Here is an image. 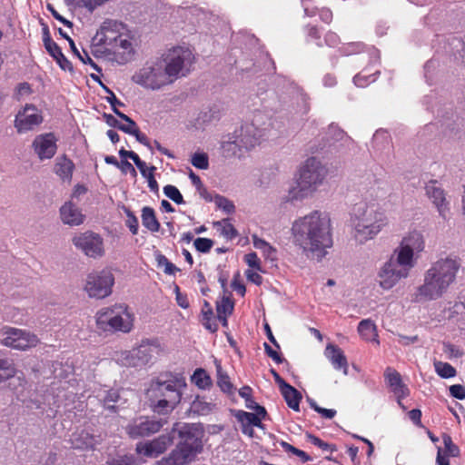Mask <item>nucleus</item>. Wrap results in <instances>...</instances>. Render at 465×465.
I'll use <instances>...</instances> for the list:
<instances>
[{
  "mask_svg": "<svg viewBox=\"0 0 465 465\" xmlns=\"http://www.w3.org/2000/svg\"><path fill=\"white\" fill-rule=\"evenodd\" d=\"M424 250L425 239L421 232L413 230L406 233L379 268L376 278L379 286L389 291L401 280L408 278Z\"/></svg>",
  "mask_w": 465,
  "mask_h": 465,
  "instance_id": "nucleus-1",
  "label": "nucleus"
},
{
  "mask_svg": "<svg viewBox=\"0 0 465 465\" xmlns=\"http://www.w3.org/2000/svg\"><path fill=\"white\" fill-rule=\"evenodd\" d=\"M293 242L306 253L322 258L332 245L331 221L328 213L313 211L294 220L292 225Z\"/></svg>",
  "mask_w": 465,
  "mask_h": 465,
  "instance_id": "nucleus-2",
  "label": "nucleus"
},
{
  "mask_svg": "<svg viewBox=\"0 0 465 465\" xmlns=\"http://www.w3.org/2000/svg\"><path fill=\"white\" fill-rule=\"evenodd\" d=\"M461 268L460 257L449 254L433 262L423 274V282L415 291L413 300L417 302L435 301L441 298L455 283Z\"/></svg>",
  "mask_w": 465,
  "mask_h": 465,
  "instance_id": "nucleus-3",
  "label": "nucleus"
},
{
  "mask_svg": "<svg viewBox=\"0 0 465 465\" xmlns=\"http://www.w3.org/2000/svg\"><path fill=\"white\" fill-rule=\"evenodd\" d=\"M186 387V381L182 375L164 373L150 381L145 396L154 412L168 414L181 402Z\"/></svg>",
  "mask_w": 465,
  "mask_h": 465,
  "instance_id": "nucleus-4",
  "label": "nucleus"
},
{
  "mask_svg": "<svg viewBox=\"0 0 465 465\" xmlns=\"http://www.w3.org/2000/svg\"><path fill=\"white\" fill-rule=\"evenodd\" d=\"M388 224L389 218L385 211L373 203L361 202L351 213V234L360 244L373 240Z\"/></svg>",
  "mask_w": 465,
  "mask_h": 465,
  "instance_id": "nucleus-5",
  "label": "nucleus"
},
{
  "mask_svg": "<svg viewBox=\"0 0 465 465\" xmlns=\"http://www.w3.org/2000/svg\"><path fill=\"white\" fill-rule=\"evenodd\" d=\"M326 168L315 157L308 158L301 167L299 175L288 191L287 201L301 202L311 198L322 185Z\"/></svg>",
  "mask_w": 465,
  "mask_h": 465,
  "instance_id": "nucleus-6",
  "label": "nucleus"
},
{
  "mask_svg": "<svg viewBox=\"0 0 465 465\" xmlns=\"http://www.w3.org/2000/svg\"><path fill=\"white\" fill-rule=\"evenodd\" d=\"M134 313L124 303L99 310L95 315L97 327L104 331L129 332L134 327Z\"/></svg>",
  "mask_w": 465,
  "mask_h": 465,
  "instance_id": "nucleus-7",
  "label": "nucleus"
},
{
  "mask_svg": "<svg viewBox=\"0 0 465 465\" xmlns=\"http://www.w3.org/2000/svg\"><path fill=\"white\" fill-rule=\"evenodd\" d=\"M271 125L270 118L262 113H255L251 122H245L234 132L241 146L247 152L261 143Z\"/></svg>",
  "mask_w": 465,
  "mask_h": 465,
  "instance_id": "nucleus-8",
  "label": "nucleus"
},
{
  "mask_svg": "<svg viewBox=\"0 0 465 465\" xmlns=\"http://www.w3.org/2000/svg\"><path fill=\"white\" fill-rule=\"evenodd\" d=\"M132 81L150 90H159L173 83L161 59L145 63L134 73Z\"/></svg>",
  "mask_w": 465,
  "mask_h": 465,
  "instance_id": "nucleus-9",
  "label": "nucleus"
},
{
  "mask_svg": "<svg viewBox=\"0 0 465 465\" xmlns=\"http://www.w3.org/2000/svg\"><path fill=\"white\" fill-rule=\"evenodd\" d=\"M161 60L173 82L179 76H184L191 71L194 55L190 48L176 46L170 49Z\"/></svg>",
  "mask_w": 465,
  "mask_h": 465,
  "instance_id": "nucleus-10",
  "label": "nucleus"
},
{
  "mask_svg": "<svg viewBox=\"0 0 465 465\" xmlns=\"http://www.w3.org/2000/svg\"><path fill=\"white\" fill-rule=\"evenodd\" d=\"M114 276L108 269L94 271L87 274L84 290L90 298L104 299L112 293Z\"/></svg>",
  "mask_w": 465,
  "mask_h": 465,
  "instance_id": "nucleus-11",
  "label": "nucleus"
},
{
  "mask_svg": "<svg viewBox=\"0 0 465 465\" xmlns=\"http://www.w3.org/2000/svg\"><path fill=\"white\" fill-rule=\"evenodd\" d=\"M73 245L85 256L100 259L105 254L104 240L94 231L76 232L72 237Z\"/></svg>",
  "mask_w": 465,
  "mask_h": 465,
  "instance_id": "nucleus-12",
  "label": "nucleus"
},
{
  "mask_svg": "<svg viewBox=\"0 0 465 465\" xmlns=\"http://www.w3.org/2000/svg\"><path fill=\"white\" fill-rule=\"evenodd\" d=\"M1 344L17 351H28L40 343V339L34 332L15 327L1 330Z\"/></svg>",
  "mask_w": 465,
  "mask_h": 465,
  "instance_id": "nucleus-13",
  "label": "nucleus"
},
{
  "mask_svg": "<svg viewBox=\"0 0 465 465\" xmlns=\"http://www.w3.org/2000/svg\"><path fill=\"white\" fill-rule=\"evenodd\" d=\"M156 352V345L142 342L131 351H123L117 358V361L126 367H143L151 361Z\"/></svg>",
  "mask_w": 465,
  "mask_h": 465,
  "instance_id": "nucleus-14",
  "label": "nucleus"
},
{
  "mask_svg": "<svg viewBox=\"0 0 465 465\" xmlns=\"http://www.w3.org/2000/svg\"><path fill=\"white\" fill-rule=\"evenodd\" d=\"M173 432H177L181 444L191 446L194 450H203V437L204 430L200 423L176 422L173 426Z\"/></svg>",
  "mask_w": 465,
  "mask_h": 465,
  "instance_id": "nucleus-15",
  "label": "nucleus"
},
{
  "mask_svg": "<svg viewBox=\"0 0 465 465\" xmlns=\"http://www.w3.org/2000/svg\"><path fill=\"white\" fill-rule=\"evenodd\" d=\"M43 122V116L39 110L32 105L26 104L21 109L15 119V127L19 134L33 130Z\"/></svg>",
  "mask_w": 465,
  "mask_h": 465,
  "instance_id": "nucleus-16",
  "label": "nucleus"
},
{
  "mask_svg": "<svg viewBox=\"0 0 465 465\" xmlns=\"http://www.w3.org/2000/svg\"><path fill=\"white\" fill-rule=\"evenodd\" d=\"M32 148L41 162L50 160L56 153L57 139L52 133L38 134L33 140Z\"/></svg>",
  "mask_w": 465,
  "mask_h": 465,
  "instance_id": "nucleus-17",
  "label": "nucleus"
},
{
  "mask_svg": "<svg viewBox=\"0 0 465 465\" xmlns=\"http://www.w3.org/2000/svg\"><path fill=\"white\" fill-rule=\"evenodd\" d=\"M164 423L162 420L141 417L130 423L126 431L132 438L146 437L158 432Z\"/></svg>",
  "mask_w": 465,
  "mask_h": 465,
  "instance_id": "nucleus-18",
  "label": "nucleus"
},
{
  "mask_svg": "<svg viewBox=\"0 0 465 465\" xmlns=\"http://www.w3.org/2000/svg\"><path fill=\"white\" fill-rule=\"evenodd\" d=\"M59 217L64 225L77 227L85 221V214L82 208L74 202L73 197L65 201L59 209Z\"/></svg>",
  "mask_w": 465,
  "mask_h": 465,
  "instance_id": "nucleus-19",
  "label": "nucleus"
},
{
  "mask_svg": "<svg viewBox=\"0 0 465 465\" xmlns=\"http://www.w3.org/2000/svg\"><path fill=\"white\" fill-rule=\"evenodd\" d=\"M171 435H161L153 440L141 441L136 445V452L149 458H155L165 451L172 444Z\"/></svg>",
  "mask_w": 465,
  "mask_h": 465,
  "instance_id": "nucleus-20",
  "label": "nucleus"
},
{
  "mask_svg": "<svg viewBox=\"0 0 465 465\" xmlns=\"http://www.w3.org/2000/svg\"><path fill=\"white\" fill-rule=\"evenodd\" d=\"M425 193L436 207L441 218L446 219L450 211L449 202L444 190L437 184L436 181H430L425 185Z\"/></svg>",
  "mask_w": 465,
  "mask_h": 465,
  "instance_id": "nucleus-21",
  "label": "nucleus"
},
{
  "mask_svg": "<svg viewBox=\"0 0 465 465\" xmlns=\"http://www.w3.org/2000/svg\"><path fill=\"white\" fill-rule=\"evenodd\" d=\"M201 451V450H194L191 446L179 443L176 449L172 451L170 457L159 461V465H184L192 462Z\"/></svg>",
  "mask_w": 465,
  "mask_h": 465,
  "instance_id": "nucleus-22",
  "label": "nucleus"
},
{
  "mask_svg": "<svg viewBox=\"0 0 465 465\" xmlns=\"http://www.w3.org/2000/svg\"><path fill=\"white\" fill-rule=\"evenodd\" d=\"M384 377L388 386L396 396L398 404L405 410L406 408L402 405L401 399L409 395V389L402 382L401 374L394 369L389 367L385 370Z\"/></svg>",
  "mask_w": 465,
  "mask_h": 465,
  "instance_id": "nucleus-23",
  "label": "nucleus"
},
{
  "mask_svg": "<svg viewBox=\"0 0 465 465\" xmlns=\"http://www.w3.org/2000/svg\"><path fill=\"white\" fill-rule=\"evenodd\" d=\"M220 146L223 155L226 158H240L246 153L245 149L238 142V137L234 131L222 137Z\"/></svg>",
  "mask_w": 465,
  "mask_h": 465,
  "instance_id": "nucleus-24",
  "label": "nucleus"
},
{
  "mask_svg": "<svg viewBox=\"0 0 465 465\" xmlns=\"http://www.w3.org/2000/svg\"><path fill=\"white\" fill-rule=\"evenodd\" d=\"M324 355L335 370L341 371L344 375L348 374V361L341 348L333 344H328Z\"/></svg>",
  "mask_w": 465,
  "mask_h": 465,
  "instance_id": "nucleus-25",
  "label": "nucleus"
},
{
  "mask_svg": "<svg viewBox=\"0 0 465 465\" xmlns=\"http://www.w3.org/2000/svg\"><path fill=\"white\" fill-rule=\"evenodd\" d=\"M72 447L76 450H89L101 442L100 437L91 435L88 431H75L71 435Z\"/></svg>",
  "mask_w": 465,
  "mask_h": 465,
  "instance_id": "nucleus-26",
  "label": "nucleus"
},
{
  "mask_svg": "<svg viewBox=\"0 0 465 465\" xmlns=\"http://www.w3.org/2000/svg\"><path fill=\"white\" fill-rule=\"evenodd\" d=\"M358 331L364 340L380 344L376 325L371 320H362L359 323Z\"/></svg>",
  "mask_w": 465,
  "mask_h": 465,
  "instance_id": "nucleus-27",
  "label": "nucleus"
},
{
  "mask_svg": "<svg viewBox=\"0 0 465 465\" xmlns=\"http://www.w3.org/2000/svg\"><path fill=\"white\" fill-rule=\"evenodd\" d=\"M73 169V162L65 156H61L56 159L54 172L61 179L70 181Z\"/></svg>",
  "mask_w": 465,
  "mask_h": 465,
  "instance_id": "nucleus-28",
  "label": "nucleus"
},
{
  "mask_svg": "<svg viewBox=\"0 0 465 465\" xmlns=\"http://www.w3.org/2000/svg\"><path fill=\"white\" fill-rule=\"evenodd\" d=\"M142 223L152 232H157L160 230V223L158 222L153 208L145 206L142 209Z\"/></svg>",
  "mask_w": 465,
  "mask_h": 465,
  "instance_id": "nucleus-29",
  "label": "nucleus"
},
{
  "mask_svg": "<svg viewBox=\"0 0 465 465\" xmlns=\"http://www.w3.org/2000/svg\"><path fill=\"white\" fill-rule=\"evenodd\" d=\"M216 372H217V384L220 389L228 394H232L235 391L232 383L230 381L228 374L223 370L221 362L217 360L214 361Z\"/></svg>",
  "mask_w": 465,
  "mask_h": 465,
  "instance_id": "nucleus-30",
  "label": "nucleus"
},
{
  "mask_svg": "<svg viewBox=\"0 0 465 465\" xmlns=\"http://www.w3.org/2000/svg\"><path fill=\"white\" fill-rule=\"evenodd\" d=\"M252 240L253 246L257 250H260L262 252V253L265 259L271 260V261L276 260L277 251L269 242H267L266 241L258 237L255 234L252 236Z\"/></svg>",
  "mask_w": 465,
  "mask_h": 465,
  "instance_id": "nucleus-31",
  "label": "nucleus"
},
{
  "mask_svg": "<svg viewBox=\"0 0 465 465\" xmlns=\"http://www.w3.org/2000/svg\"><path fill=\"white\" fill-rule=\"evenodd\" d=\"M281 392L284 400L286 401L288 406L294 411H299V405L302 396L298 392V391L294 389L292 386L287 385L281 390Z\"/></svg>",
  "mask_w": 465,
  "mask_h": 465,
  "instance_id": "nucleus-32",
  "label": "nucleus"
},
{
  "mask_svg": "<svg viewBox=\"0 0 465 465\" xmlns=\"http://www.w3.org/2000/svg\"><path fill=\"white\" fill-rule=\"evenodd\" d=\"M216 409V404L197 397L191 404V410L198 415H208Z\"/></svg>",
  "mask_w": 465,
  "mask_h": 465,
  "instance_id": "nucleus-33",
  "label": "nucleus"
},
{
  "mask_svg": "<svg viewBox=\"0 0 465 465\" xmlns=\"http://www.w3.org/2000/svg\"><path fill=\"white\" fill-rule=\"evenodd\" d=\"M192 382L199 389L205 390L212 385V380L203 369H196L191 378Z\"/></svg>",
  "mask_w": 465,
  "mask_h": 465,
  "instance_id": "nucleus-34",
  "label": "nucleus"
},
{
  "mask_svg": "<svg viewBox=\"0 0 465 465\" xmlns=\"http://www.w3.org/2000/svg\"><path fill=\"white\" fill-rule=\"evenodd\" d=\"M16 369L8 360L0 359V384L16 376Z\"/></svg>",
  "mask_w": 465,
  "mask_h": 465,
  "instance_id": "nucleus-35",
  "label": "nucleus"
},
{
  "mask_svg": "<svg viewBox=\"0 0 465 465\" xmlns=\"http://www.w3.org/2000/svg\"><path fill=\"white\" fill-rule=\"evenodd\" d=\"M114 114L123 121L121 125H119V130L132 135L134 133H137L138 126L134 121H133L126 114L120 112L118 109H114Z\"/></svg>",
  "mask_w": 465,
  "mask_h": 465,
  "instance_id": "nucleus-36",
  "label": "nucleus"
},
{
  "mask_svg": "<svg viewBox=\"0 0 465 465\" xmlns=\"http://www.w3.org/2000/svg\"><path fill=\"white\" fill-rule=\"evenodd\" d=\"M433 365L436 373L443 379L452 378L457 374L455 368L448 362L435 361Z\"/></svg>",
  "mask_w": 465,
  "mask_h": 465,
  "instance_id": "nucleus-37",
  "label": "nucleus"
},
{
  "mask_svg": "<svg viewBox=\"0 0 465 465\" xmlns=\"http://www.w3.org/2000/svg\"><path fill=\"white\" fill-rule=\"evenodd\" d=\"M217 232L227 239H232L237 235L233 225L228 220H222L213 223Z\"/></svg>",
  "mask_w": 465,
  "mask_h": 465,
  "instance_id": "nucleus-38",
  "label": "nucleus"
},
{
  "mask_svg": "<svg viewBox=\"0 0 465 465\" xmlns=\"http://www.w3.org/2000/svg\"><path fill=\"white\" fill-rule=\"evenodd\" d=\"M237 420L242 423V425H249V426H261V418L258 415H255L252 412H246L243 411H238L235 414Z\"/></svg>",
  "mask_w": 465,
  "mask_h": 465,
  "instance_id": "nucleus-39",
  "label": "nucleus"
},
{
  "mask_svg": "<svg viewBox=\"0 0 465 465\" xmlns=\"http://www.w3.org/2000/svg\"><path fill=\"white\" fill-rule=\"evenodd\" d=\"M155 260L157 266L163 268V272L166 274L173 275L176 272L179 271V269L171 262H169L168 259L162 253H156Z\"/></svg>",
  "mask_w": 465,
  "mask_h": 465,
  "instance_id": "nucleus-40",
  "label": "nucleus"
},
{
  "mask_svg": "<svg viewBox=\"0 0 465 465\" xmlns=\"http://www.w3.org/2000/svg\"><path fill=\"white\" fill-rule=\"evenodd\" d=\"M217 315L222 314L231 315L233 311V302L229 296H223L220 302L216 304Z\"/></svg>",
  "mask_w": 465,
  "mask_h": 465,
  "instance_id": "nucleus-41",
  "label": "nucleus"
},
{
  "mask_svg": "<svg viewBox=\"0 0 465 465\" xmlns=\"http://www.w3.org/2000/svg\"><path fill=\"white\" fill-rule=\"evenodd\" d=\"M106 463L107 465H135V459L133 455H117L109 458Z\"/></svg>",
  "mask_w": 465,
  "mask_h": 465,
  "instance_id": "nucleus-42",
  "label": "nucleus"
},
{
  "mask_svg": "<svg viewBox=\"0 0 465 465\" xmlns=\"http://www.w3.org/2000/svg\"><path fill=\"white\" fill-rule=\"evenodd\" d=\"M192 164L201 170H206L209 167L208 155L204 153H195L192 156Z\"/></svg>",
  "mask_w": 465,
  "mask_h": 465,
  "instance_id": "nucleus-43",
  "label": "nucleus"
},
{
  "mask_svg": "<svg viewBox=\"0 0 465 465\" xmlns=\"http://www.w3.org/2000/svg\"><path fill=\"white\" fill-rule=\"evenodd\" d=\"M164 194L173 201L175 203L181 204L183 203V195L180 191L173 185H166L163 187Z\"/></svg>",
  "mask_w": 465,
  "mask_h": 465,
  "instance_id": "nucleus-44",
  "label": "nucleus"
},
{
  "mask_svg": "<svg viewBox=\"0 0 465 465\" xmlns=\"http://www.w3.org/2000/svg\"><path fill=\"white\" fill-rule=\"evenodd\" d=\"M214 203L219 209L224 211L228 214L234 212L235 207L232 202L223 196L217 195L214 198Z\"/></svg>",
  "mask_w": 465,
  "mask_h": 465,
  "instance_id": "nucleus-45",
  "label": "nucleus"
},
{
  "mask_svg": "<svg viewBox=\"0 0 465 465\" xmlns=\"http://www.w3.org/2000/svg\"><path fill=\"white\" fill-rule=\"evenodd\" d=\"M205 307H207V310L206 311L204 309L203 310V323L206 329L214 332L217 330V325L215 322H212V315H213L212 309L210 308L208 302H205Z\"/></svg>",
  "mask_w": 465,
  "mask_h": 465,
  "instance_id": "nucleus-46",
  "label": "nucleus"
},
{
  "mask_svg": "<svg viewBox=\"0 0 465 465\" xmlns=\"http://www.w3.org/2000/svg\"><path fill=\"white\" fill-rule=\"evenodd\" d=\"M67 2H76L79 5L85 7L88 11L93 12L98 6L104 5L108 0H66Z\"/></svg>",
  "mask_w": 465,
  "mask_h": 465,
  "instance_id": "nucleus-47",
  "label": "nucleus"
},
{
  "mask_svg": "<svg viewBox=\"0 0 465 465\" xmlns=\"http://www.w3.org/2000/svg\"><path fill=\"white\" fill-rule=\"evenodd\" d=\"M45 47L47 50V52L54 58L61 57V54H63L61 51V48L54 43L53 40H51L49 37H45L44 39Z\"/></svg>",
  "mask_w": 465,
  "mask_h": 465,
  "instance_id": "nucleus-48",
  "label": "nucleus"
},
{
  "mask_svg": "<svg viewBox=\"0 0 465 465\" xmlns=\"http://www.w3.org/2000/svg\"><path fill=\"white\" fill-rule=\"evenodd\" d=\"M193 244L197 251L208 252L212 249L213 242L208 238H197L194 240Z\"/></svg>",
  "mask_w": 465,
  "mask_h": 465,
  "instance_id": "nucleus-49",
  "label": "nucleus"
},
{
  "mask_svg": "<svg viewBox=\"0 0 465 465\" xmlns=\"http://www.w3.org/2000/svg\"><path fill=\"white\" fill-rule=\"evenodd\" d=\"M443 443L445 446V450L448 453V455L452 457H457L460 453L459 448L453 444L451 438L448 435H445L443 437Z\"/></svg>",
  "mask_w": 465,
  "mask_h": 465,
  "instance_id": "nucleus-50",
  "label": "nucleus"
},
{
  "mask_svg": "<svg viewBox=\"0 0 465 465\" xmlns=\"http://www.w3.org/2000/svg\"><path fill=\"white\" fill-rule=\"evenodd\" d=\"M125 213L127 216L126 225L130 229L133 234H137L138 232V220L136 216L128 209L125 210Z\"/></svg>",
  "mask_w": 465,
  "mask_h": 465,
  "instance_id": "nucleus-51",
  "label": "nucleus"
},
{
  "mask_svg": "<svg viewBox=\"0 0 465 465\" xmlns=\"http://www.w3.org/2000/svg\"><path fill=\"white\" fill-rule=\"evenodd\" d=\"M119 395L116 391H109L104 398V405L105 408L111 410L114 409L113 403L118 401Z\"/></svg>",
  "mask_w": 465,
  "mask_h": 465,
  "instance_id": "nucleus-52",
  "label": "nucleus"
},
{
  "mask_svg": "<svg viewBox=\"0 0 465 465\" xmlns=\"http://www.w3.org/2000/svg\"><path fill=\"white\" fill-rule=\"evenodd\" d=\"M244 260L249 267L261 271V261L255 252L247 253Z\"/></svg>",
  "mask_w": 465,
  "mask_h": 465,
  "instance_id": "nucleus-53",
  "label": "nucleus"
},
{
  "mask_svg": "<svg viewBox=\"0 0 465 465\" xmlns=\"http://www.w3.org/2000/svg\"><path fill=\"white\" fill-rule=\"evenodd\" d=\"M450 393L453 398L465 400V387L460 384H454L450 387Z\"/></svg>",
  "mask_w": 465,
  "mask_h": 465,
  "instance_id": "nucleus-54",
  "label": "nucleus"
},
{
  "mask_svg": "<svg viewBox=\"0 0 465 465\" xmlns=\"http://www.w3.org/2000/svg\"><path fill=\"white\" fill-rule=\"evenodd\" d=\"M375 77L373 75H365L363 74H359L353 78V82L355 85L359 87H364L371 82H374Z\"/></svg>",
  "mask_w": 465,
  "mask_h": 465,
  "instance_id": "nucleus-55",
  "label": "nucleus"
},
{
  "mask_svg": "<svg viewBox=\"0 0 465 465\" xmlns=\"http://www.w3.org/2000/svg\"><path fill=\"white\" fill-rule=\"evenodd\" d=\"M115 45H116V46H119L120 48H122L124 50V54H130L133 51L132 42L129 39H127L126 37L119 36L115 40Z\"/></svg>",
  "mask_w": 465,
  "mask_h": 465,
  "instance_id": "nucleus-56",
  "label": "nucleus"
},
{
  "mask_svg": "<svg viewBox=\"0 0 465 465\" xmlns=\"http://www.w3.org/2000/svg\"><path fill=\"white\" fill-rule=\"evenodd\" d=\"M373 142L375 144L384 142L388 148L391 147L390 136L385 131H377L373 135Z\"/></svg>",
  "mask_w": 465,
  "mask_h": 465,
  "instance_id": "nucleus-57",
  "label": "nucleus"
},
{
  "mask_svg": "<svg viewBox=\"0 0 465 465\" xmlns=\"http://www.w3.org/2000/svg\"><path fill=\"white\" fill-rule=\"evenodd\" d=\"M84 64H90L96 71H100V68L97 66L96 64L94 63L93 59L89 56V54L83 51V54H81V51H79L76 48V52H73Z\"/></svg>",
  "mask_w": 465,
  "mask_h": 465,
  "instance_id": "nucleus-58",
  "label": "nucleus"
},
{
  "mask_svg": "<svg viewBox=\"0 0 465 465\" xmlns=\"http://www.w3.org/2000/svg\"><path fill=\"white\" fill-rule=\"evenodd\" d=\"M329 133L330 134L332 135V138L335 141H342L343 139L348 138L346 134L341 129L335 125H331L329 127Z\"/></svg>",
  "mask_w": 465,
  "mask_h": 465,
  "instance_id": "nucleus-59",
  "label": "nucleus"
},
{
  "mask_svg": "<svg viewBox=\"0 0 465 465\" xmlns=\"http://www.w3.org/2000/svg\"><path fill=\"white\" fill-rule=\"evenodd\" d=\"M47 9L51 12L52 15L58 21H60L61 23H63L64 25H66L67 27H72L73 26V23L70 22L69 20L65 19L64 16H62L55 9L54 7L48 4L47 5Z\"/></svg>",
  "mask_w": 465,
  "mask_h": 465,
  "instance_id": "nucleus-60",
  "label": "nucleus"
},
{
  "mask_svg": "<svg viewBox=\"0 0 465 465\" xmlns=\"http://www.w3.org/2000/svg\"><path fill=\"white\" fill-rule=\"evenodd\" d=\"M174 292L176 294L177 304L183 309L188 308L189 302H188L187 296L180 292V289L178 286H175Z\"/></svg>",
  "mask_w": 465,
  "mask_h": 465,
  "instance_id": "nucleus-61",
  "label": "nucleus"
},
{
  "mask_svg": "<svg viewBox=\"0 0 465 465\" xmlns=\"http://www.w3.org/2000/svg\"><path fill=\"white\" fill-rule=\"evenodd\" d=\"M282 448L284 449L285 451L292 452V453H293L294 455H296V456H298L300 458L307 460V456H306V453L304 451L296 449L295 447L292 446L291 444H289L287 442H282Z\"/></svg>",
  "mask_w": 465,
  "mask_h": 465,
  "instance_id": "nucleus-62",
  "label": "nucleus"
},
{
  "mask_svg": "<svg viewBox=\"0 0 465 465\" xmlns=\"http://www.w3.org/2000/svg\"><path fill=\"white\" fill-rule=\"evenodd\" d=\"M232 288L241 296L245 294V286L239 281V274L235 275L232 282Z\"/></svg>",
  "mask_w": 465,
  "mask_h": 465,
  "instance_id": "nucleus-63",
  "label": "nucleus"
},
{
  "mask_svg": "<svg viewBox=\"0 0 465 465\" xmlns=\"http://www.w3.org/2000/svg\"><path fill=\"white\" fill-rule=\"evenodd\" d=\"M245 274L247 279L250 282L255 283L256 285H260L262 282V276L257 272H254L252 270H247Z\"/></svg>",
  "mask_w": 465,
  "mask_h": 465,
  "instance_id": "nucleus-64",
  "label": "nucleus"
}]
</instances>
